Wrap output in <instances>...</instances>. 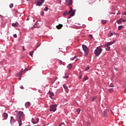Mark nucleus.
I'll return each instance as SVG.
<instances>
[{
  "instance_id": "obj_34",
  "label": "nucleus",
  "mask_w": 126,
  "mask_h": 126,
  "mask_svg": "<svg viewBox=\"0 0 126 126\" xmlns=\"http://www.w3.org/2000/svg\"><path fill=\"white\" fill-rule=\"evenodd\" d=\"M113 35H116V36H119V33L113 32Z\"/></svg>"
},
{
  "instance_id": "obj_46",
  "label": "nucleus",
  "mask_w": 126,
  "mask_h": 126,
  "mask_svg": "<svg viewBox=\"0 0 126 126\" xmlns=\"http://www.w3.org/2000/svg\"><path fill=\"white\" fill-rule=\"evenodd\" d=\"M23 50H24V51L25 50V49H24V46H23Z\"/></svg>"
},
{
  "instance_id": "obj_27",
  "label": "nucleus",
  "mask_w": 126,
  "mask_h": 126,
  "mask_svg": "<svg viewBox=\"0 0 126 126\" xmlns=\"http://www.w3.org/2000/svg\"><path fill=\"white\" fill-rule=\"evenodd\" d=\"M96 98H97V97H96V96H94V97H93L92 98L91 100H92V101H94V100H95Z\"/></svg>"
},
{
  "instance_id": "obj_9",
  "label": "nucleus",
  "mask_w": 126,
  "mask_h": 126,
  "mask_svg": "<svg viewBox=\"0 0 126 126\" xmlns=\"http://www.w3.org/2000/svg\"><path fill=\"white\" fill-rule=\"evenodd\" d=\"M66 4L67 5H71L72 4V0H66Z\"/></svg>"
},
{
  "instance_id": "obj_38",
  "label": "nucleus",
  "mask_w": 126,
  "mask_h": 126,
  "mask_svg": "<svg viewBox=\"0 0 126 126\" xmlns=\"http://www.w3.org/2000/svg\"><path fill=\"white\" fill-rule=\"evenodd\" d=\"M19 75H22V71H21L19 73Z\"/></svg>"
},
{
  "instance_id": "obj_7",
  "label": "nucleus",
  "mask_w": 126,
  "mask_h": 126,
  "mask_svg": "<svg viewBox=\"0 0 126 126\" xmlns=\"http://www.w3.org/2000/svg\"><path fill=\"white\" fill-rule=\"evenodd\" d=\"M115 42H116V40H114L113 41L108 42L107 43L105 44V47H108V46L109 47V46L113 45V44H114L115 43Z\"/></svg>"
},
{
  "instance_id": "obj_18",
  "label": "nucleus",
  "mask_w": 126,
  "mask_h": 126,
  "mask_svg": "<svg viewBox=\"0 0 126 126\" xmlns=\"http://www.w3.org/2000/svg\"><path fill=\"white\" fill-rule=\"evenodd\" d=\"M88 79H89L88 77L86 76V77H85L84 78V79H83V82H84L85 81H86V80H88Z\"/></svg>"
},
{
  "instance_id": "obj_31",
  "label": "nucleus",
  "mask_w": 126,
  "mask_h": 126,
  "mask_svg": "<svg viewBox=\"0 0 126 126\" xmlns=\"http://www.w3.org/2000/svg\"><path fill=\"white\" fill-rule=\"evenodd\" d=\"M90 68V67L89 66H87L86 69H85V71H87V70H89Z\"/></svg>"
},
{
  "instance_id": "obj_19",
  "label": "nucleus",
  "mask_w": 126,
  "mask_h": 126,
  "mask_svg": "<svg viewBox=\"0 0 126 126\" xmlns=\"http://www.w3.org/2000/svg\"><path fill=\"white\" fill-rule=\"evenodd\" d=\"M113 35H114V33L113 32H109V33H108V37H112V36H113Z\"/></svg>"
},
{
  "instance_id": "obj_47",
  "label": "nucleus",
  "mask_w": 126,
  "mask_h": 126,
  "mask_svg": "<svg viewBox=\"0 0 126 126\" xmlns=\"http://www.w3.org/2000/svg\"><path fill=\"white\" fill-rule=\"evenodd\" d=\"M29 18H28V20H29Z\"/></svg>"
},
{
  "instance_id": "obj_32",
  "label": "nucleus",
  "mask_w": 126,
  "mask_h": 126,
  "mask_svg": "<svg viewBox=\"0 0 126 126\" xmlns=\"http://www.w3.org/2000/svg\"><path fill=\"white\" fill-rule=\"evenodd\" d=\"M63 88H64V89H67V86H66L65 85H63Z\"/></svg>"
},
{
  "instance_id": "obj_3",
  "label": "nucleus",
  "mask_w": 126,
  "mask_h": 126,
  "mask_svg": "<svg viewBox=\"0 0 126 126\" xmlns=\"http://www.w3.org/2000/svg\"><path fill=\"white\" fill-rule=\"evenodd\" d=\"M74 14H75V12H74V11L73 10L72 8L70 7V10L69 11V12H67V11H66L63 13V15L64 16H65L66 15H67V14H70V16L69 17H68V18H71V16H74Z\"/></svg>"
},
{
  "instance_id": "obj_11",
  "label": "nucleus",
  "mask_w": 126,
  "mask_h": 126,
  "mask_svg": "<svg viewBox=\"0 0 126 126\" xmlns=\"http://www.w3.org/2000/svg\"><path fill=\"white\" fill-rule=\"evenodd\" d=\"M18 23L16 22L15 23H12V26H13V27H18Z\"/></svg>"
},
{
  "instance_id": "obj_17",
  "label": "nucleus",
  "mask_w": 126,
  "mask_h": 126,
  "mask_svg": "<svg viewBox=\"0 0 126 126\" xmlns=\"http://www.w3.org/2000/svg\"><path fill=\"white\" fill-rule=\"evenodd\" d=\"M49 95L50 96V97L52 98V97H53V96H54V93L49 92Z\"/></svg>"
},
{
  "instance_id": "obj_29",
  "label": "nucleus",
  "mask_w": 126,
  "mask_h": 126,
  "mask_svg": "<svg viewBox=\"0 0 126 126\" xmlns=\"http://www.w3.org/2000/svg\"><path fill=\"white\" fill-rule=\"evenodd\" d=\"M75 59H76V56H75L74 57H72L70 59L71 61H74V60H75Z\"/></svg>"
},
{
  "instance_id": "obj_33",
  "label": "nucleus",
  "mask_w": 126,
  "mask_h": 126,
  "mask_svg": "<svg viewBox=\"0 0 126 126\" xmlns=\"http://www.w3.org/2000/svg\"><path fill=\"white\" fill-rule=\"evenodd\" d=\"M76 112L78 113V114H79V113H80V109H77L76 110Z\"/></svg>"
},
{
  "instance_id": "obj_22",
  "label": "nucleus",
  "mask_w": 126,
  "mask_h": 126,
  "mask_svg": "<svg viewBox=\"0 0 126 126\" xmlns=\"http://www.w3.org/2000/svg\"><path fill=\"white\" fill-rule=\"evenodd\" d=\"M124 28V26H118V30H121Z\"/></svg>"
},
{
  "instance_id": "obj_30",
  "label": "nucleus",
  "mask_w": 126,
  "mask_h": 126,
  "mask_svg": "<svg viewBox=\"0 0 126 126\" xmlns=\"http://www.w3.org/2000/svg\"><path fill=\"white\" fill-rule=\"evenodd\" d=\"M9 7H10V8H12V7H13V4L11 3V4L9 5Z\"/></svg>"
},
{
  "instance_id": "obj_6",
  "label": "nucleus",
  "mask_w": 126,
  "mask_h": 126,
  "mask_svg": "<svg viewBox=\"0 0 126 126\" xmlns=\"http://www.w3.org/2000/svg\"><path fill=\"white\" fill-rule=\"evenodd\" d=\"M57 104L55 105H50V112H56L57 111Z\"/></svg>"
},
{
  "instance_id": "obj_15",
  "label": "nucleus",
  "mask_w": 126,
  "mask_h": 126,
  "mask_svg": "<svg viewBox=\"0 0 126 126\" xmlns=\"http://www.w3.org/2000/svg\"><path fill=\"white\" fill-rule=\"evenodd\" d=\"M104 48H106V51H109L110 50H111V47L110 46H105L104 45Z\"/></svg>"
},
{
  "instance_id": "obj_10",
  "label": "nucleus",
  "mask_w": 126,
  "mask_h": 126,
  "mask_svg": "<svg viewBox=\"0 0 126 126\" xmlns=\"http://www.w3.org/2000/svg\"><path fill=\"white\" fill-rule=\"evenodd\" d=\"M103 116H104V117H107V116H108V110H105L104 111Z\"/></svg>"
},
{
  "instance_id": "obj_28",
  "label": "nucleus",
  "mask_w": 126,
  "mask_h": 126,
  "mask_svg": "<svg viewBox=\"0 0 126 126\" xmlns=\"http://www.w3.org/2000/svg\"><path fill=\"white\" fill-rule=\"evenodd\" d=\"M120 20L121 21V23L122 22H126V20L123 19V18H120Z\"/></svg>"
},
{
  "instance_id": "obj_35",
  "label": "nucleus",
  "mask_w": 126,
  "mask_h": 126,
  "mask_svg": "<svg viewBox=\"0 0 126 126\" xmlns=\"http://www.w3.org/2000/svg\"><path fill=\"white\" fill-rule=\"evenodd\" d=\"M48 9H49V8L47 7L44 8L45 11H48Z\"/></svg>"
},
{
  "instance_id": "obj_13",
  "label": "nucleus",
  "mask_w": 126,
  "mask_h": 126,
  "mask_svg": "<svg viewBox=\"0 0 126 126\" xmlns=\"http://www.w3.org/2000/svg\"><path fill=\"white\" fill-rule=\"evenodd\" d=\"M3 117L4 118L5 120H6L7 119V117H8V115L7 113H4L3 115Z\"/></svg>"
},
{
  "instance_id": "obj_25",
  "label": "nucleus",
  "mask_w": 126,
  "mask_h": 126,
  "mask_svg": "<svg viewBox=\"0 0 126 126\" xmlns=\"http://www.w3.org/2000/svg\"><path fill=\"white\" fill-rule=\"evenodd\" d=\"M34 53V51H31L30 53V56H31V57H33V54Z\"/></svg>"
},
{
  "instance_id": "obj_44",
  "label": "nucleus",
  "mask_w": 126,
  "mask_h": 126,
  "mask_svg": "<svg viewBox=\"0 0 126 126\" xmlns=\"http://www.w3.org/2000/svg\"><path fill=\"white\" fill-rule=\"evenodd\" d=\"M21 89H23V86L20 87Z\"/></svg>"
},
{
  "instance_id": "obj_42",
  "label": "nucleus",
  "mask_w": 126,
  "mask_h": 126,
  "mask_svg": "<svg viewBox=\"0 0 126 126\" xmlns=\"http://www.w3.org/2000/svg\"><path fill=\"white\" fill-rule=\"evenodd\" d=\"M25 70L26 71H27L28 70V68H26V69H25Z\"/></svg>"
},
{
  "instance_id": "obj_49",
  "label": "nucleus",
  "mask_w": 126,
  "mask_h": 126,
  "mask_svg": "<svg viewBox=\"0 0 126 126\" xmlns=\"http://www.w3.org/2000/svg\"><path fill=\"white\" fill-rule=\"evenodd\" d=\"M62 126V125H60V126Z\"/></svg>"
},
{
  "instance_id": "obj_4",
  "label": "nucleus",
  "mask_w": 126,
  "mask_h": 126,
  "mask_svg": "<svg viewBox=\"0 0 126 126\" xmlns=\"http://www.w3.org/2000/svg\"><path fill=\"white\" fill-rule=\"evenodd\" d=\"M44 1H45V0H35L34 3L37 6H41V5H42V4L44 3Z\"/></svg>"
},
{
  "instance_id": "obj_14",
  "label": "nucleus",
  "mask_w": 126,
  "mask_h": 126,
  "mask_svg": "<svg viewBox=\"0 0 126 126\" xmlns=\"http://www.w3.org/2000/svg\"><path fill=\"white\" fill-rule=\"evenodd\" d=\"M14 122H15V120L13 117H11V120H10L11 124H14Z\"/></svg>"
},
{
  "instance_id": "obj_16",
  "label": "nucleus",
  "mask_w": 126,
  "mask_h": 126,
  "mask_svg": "<svg viewBox=\"0 0 126 126\" xmlns=\"http://www.w3.org/2000/svg\"><path fill=\"white\" fill-rule=\"evenodd\" d=\"M108 90H109L110 93H113V92H115V91L114 90V89H113V88H110L108 89Z\"/></svg>"
},
{
  "instance_id": "obj_23",
  "label": "nucleus",
  "mask_w": 126,
  "mask_h": 126,
  "mask_svg": "<svg viewBox=\"0 0 126 126\" xmlns=\"http://www.w3.org/2000/svg\"><path fill=\"white\" fill-rule=\"evenodd\" d=\"M117 22L118 24H122V22H121L120 19L119 20H117Z\"/></svg>"
},
{
  "instance_id": "obj_12",
  "label": "nucleus",
  "mask_w": 126,
  "mask_h": 126,
  "mask_svg": "<svg viewBox=\"0 0 126 126\" xmlns=\"http://www.w3.org/2000/svg\"><path fill=\"white\" fill-rule=\"evenodd\" d=\"M63 25L62 24H59L58 26H57L56 28H57V29H62V27H63Z\"/></svg>"
},
{
  "instance_id": "obj_45",
  "label": "nucleus",
  "mask_w": 126,
  "mask_h": 126,
  "mask_svg": "<svg viewBox=\"0 0 126 126\" xmlns=\"http://www.w3.org/2000/svg\"><path fill=\"white\" fill-rule=\"evenodd\" d=\"M42 16H43V15H44V12H42Z\"/></svg>"
},
{
  "instance_id": "obj_5",
  "label": "nucleus",
  "mask_w": 126,
  "mask_h": 126,
  "mask_svg": "<svg viewBox=\"0 0 126 126\" xmlns=\"http://www.w3.org/2000/svg\"><path fill=\"white\" fill-rule=\"evenodd\" d=\"M82 48L85 52V56H87V55H88V52H89L88 47H87L86 45L84 44L82 45Z\"/></svg>"
},
{
  "instance_id": "obj_21",
  "label": "nucleus",
  "mask_w": 126,
  "mask_h": 126,
  "mask_svg": "<svg viewBox=\"0 0 126 126\" xmlns=\"http://www.w3.org/2000/svg\"><path fill=\"white\" fill-rule=\"evenodd\" d=\"M101 22H102V24H106V23H107V20H103L101 21Z\"/></svg>"
},
{
  "instance_id": "obj_41",
  "label": "nucleus",
  "mask_w": 126,
  "mask_h": 126,
  "mask_svg": "<svg viewBox=\"0 0 126 126\" xmlns=\"http://www.w3.org/2000/svg\"><path fill=\"white\" fill-rule=\"evenodd\" d=\"M89 37H90L92 38V35L90 34V35H89Z\"/></svg>"
},
{
  "instance_id": "obj_8",
  "label": "nucleus",
  "mask_w": 126,
  "mask_h": 126,
  "mask_svg": "<svg viewBox=\"0 0 126 126\" xmlns=\"http://www.w3.org/2000/svg\"><path fill=\"white\" fill-rule=\"evenodd\" d=\"M39 122V118H36L35 120L34 119H32V123L33 124V125H35V124H38Z\"/></svg>"
},
{
  "instance_id": "obj_37",
  "label": "nucleus",
  "mask_w": 126,
  "mask_h": 126,
  "mask_svg": "<svg viewBox=\"0 0 126 126\" xmlns=\"http://www.w3.org/2000/svg\"><path fill=\"white\" fill-rule=\"evenodd\" d=\"M13 36L14 38H17V35L16 34H14Z\"/></svg>"
},
{
  "instance_id": "obj_48",
  "label": "nucleus",
  "mask_w": 126,
  "mask_h": 126,
  "mask_svg": "<svg viewBox=\"0 0 126 126\" xmlns=\"http://www.w3.org/2000/svg\"><path fill=\"white\" fill-rule=\"evenodd\" d=\"M27 0V1H28L29 0Z\"/></svg>"
},
{
  "instance_id": "obj_43",
  "label": "nucleus",
  "mask_w": 126,
  "mask_h": 126,
  "mask_svg": "<svg viewBox=\"0 0 126 126\" xmlns=\"http://www.w3.org/2000/svg\"><path fill=\"white\" fill-rule=\"evenodd\" d=\"M19 80H21V77H20L19 78Z\"/></svg>"
},
{
  "instance_id": "obj_1",
  "label": "nucleus",
  "mask_w": 126,
  "mask_h": 126,
  "mask_svg": "<svg viewBox=\"0 0 126 126\" xmlns=\"http://www.w3.org/2000/svg\"><path fill=\"white\" fill-rule=\"evenodd\" d=\"M24 117V114L23 113V112L22 111H20L18 113L17 115V122L19 124V126H22V122L21 121V118H23Z\"/></svg>"
},
{
  "instance_id": "obj_20",
  "label": "nucleus",
  "mask_w": 126,
  "mask_h": 126,
  "mask_svg": "<svg viewBox=\"0 0 126 126\" xmlns=\"http://www.w3.org/2000/svg\"><path fill=\"white\" fill-rule=\"evenodd\" d=\"M30 106V102H28L27 103H26L25 104V106L26 107H29Z\"/></svg>"
},
{
  "instance_id": "obj_39",
  "label": "nucleus",
  "mask_w": 126,
  "mask_h": 126,
  "mask_svg": "<svg viewBox=\"0 0 126 126\" xmlns=\"http://www.w3.org/2000/svg\"><path fill=\"white\" fill-rule=\"evenodd\" d=\"M87 126H89V125H90V123L89 122H87Z\"/></svg>"
},
{
  "instance_id": "obj_40",
  "label": "nucleus",
  "mask_w": 126,
  "mask_h": 126,
  "mask_svg": "<svg viewBox=\"0 0 126 126\" xmlns=\"http://www.w3.org/2000/svg\"><path fill=\"white\" fill-rule=\"evenodd\" d=\"M63 78H68V76L63 77Z\"/></svg>"
},
{
  "instance_id": "obj_36",
  "label": "nucleus",
  "mask_w": 126,
  "mask_h": 126,
  "mask_svg": "<svg viewBox=\"0 0 126 126\" xmlns=\"http://www.w3.org/2000/svg\"><path fill=\"white\" fill-rule=\"evenodd\" d=\"M110 87H114V84L111 83L109 85Z\"/></svg>"
},
{
  "instance_id": "obj_26",
  "label": "nucleus",
  "mask_w": 126,
  "mask_h": 126,
  "mask_svg": "<svg viewBox=\"0 0 126 126\" xmlns=\"http://www.w3.org/2000/svg\"><path fill=\"white\" fill-rule=\"evenodd\" d=\"M82 77V72H80V76H79V79H81V78Z\"/></svg>"
},
{
  "instance_id": "obj_2",
  "label": "nucleus",
  "mask_w": 126,
  "mask_h": 126,
  "mask_svg": "<svg viewBox=\"0 0 126 126\" xmlns=\"http://www.w3.org/2000/svg\"><path fill=\"white\" fill-rule=\"evenodd\" d=\"M102 47V46L97 47L94 50V54L95 55V57H99V56L101 55V53L103 52V49L101 48Z\"/></svg>"
},
{
  "instance_id": "obj_24",
  "label": "nucleus",
  "mask_w": 126,
  "mask_h": 126,
  "mask_svg": "<svg viewBox=\"0 0 126 126\" xmlns=\"http://www.w3.org/2000/svg\"><path fill=\"white\" fill-rule=\"evenodd\" d=\"M67 67L68 69H71V67H72L71 64H68L67 66Z\"/></svg>"
}]
</instances>
